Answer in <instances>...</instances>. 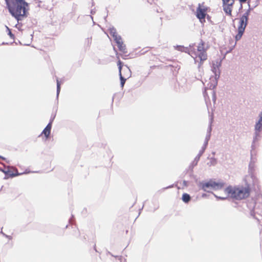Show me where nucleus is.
Here are the masks:
<instances>
[{
  "label": "nucleus",
  "mask_w": 262,
  "mask_h": 262,
  "mask_svg": "<svg viewBox=\"0 0 262 262\" xmlns=\"http://www.w3.org/2000/svg\"><path fill=\"white\" fill-rule=\"evenodd\" d=\"M7 7L9 13L17 21L18 24L16 27L19 25V21L27 17L28 11V4L25 0H5Z\"/></svg>",
  "instance_id": "nucleus-1"
},
{
  "label": "nucleus",
  "mask_w": 262,
  "mask_h": 262,
  "mask_svg": "<svg viewBox=\"0 0 262 262\" xmlns=\"http://www.w3.org/2000/svg\"><path fill=\"white\" fill-rule=\"evenodd\" d=\"M177 49L181 51L188 52L194 59L198 57L200 59V62L198 65L199 71L201 74L202 73L201 71V66L203 62L207 58V54L206 53L207 48L205 47V43L202 40H201V42L197 46L196 51L193 48V45L192 46L190 45L189 48H185L183 46H177Z\"/></svg>",
  "instance_id": "nucleus-2"
},
{
  "label": "nucleus",
  "mask_w": 262,
  "mask_h": 262,
  "mask_svg": "<svg viewBox=\"0 0 262 262\" xmlns=\"http://www.w3.org/2000/svg\"><path fill=\"white\" fill-rule=\"evenodd\" d=\"M204 97L205 98V102L208 110L209 117V126L207 130V134L205 137V139L203 144V146L202 147L201 149L200 150L198 156L199 157H201L203 154L207 146L208 143V141L210 140L211 137V132L212 131V124L213 121V111L214 110V106L212 107L210 99L208 95V93L206 92V90H205V92L203 93Z\"/></svg>",
  "instance_id": "nucleus-3"
},
{
  "label": "nucleus",
  "mask_w": 262,
  "mask_h": 262,
  "mask_svg": "<svg viewBox=\"0 0 262 262\" xmlns=\"http://www.w3.org/2000/svg\"><path fill=\"white\" fill-rule=\"evenodd\" d=\"M226 194V196H218L214 194L215 197L221 200H225L228 196L236 200H242L248 197L250 194V190L248 187H232L229 186L224 190Z\"/></svg>",
  "instance_id": "nucleus-4"
},
{
  "label": "nucleus",
  "mask_w": 262,
  "mask_h": 262,
  "mask_svg": "<svg viewBox=\"0 0 262 262\" xmlns=\"http://www.w3.org/2000/svg\"><path fill=\"white\" fill-rule=\"evenodd\" d=\"M220 63L218 61L213 62L212 63V66L211 67V70L214 73V76H211L210 78V82L208 84L207 89L210 90V94L212 100L214 105L216 101V94L213 89L216 87L217 84V78L219 77L220 72L219 66Z\"/></svg>",
  "instance_id": "nucleus-5"
},
{
  "label": "nucleus",
  "mask_w": 262,
  "mask_h": 262,
  "mask_svg": "<svg viewBox=\"0 0 262 262\" xmlns=\"http://www.w3.org/2000/svg\"><path fill=\"white\" fill-rule=\"evenodd\" d=\"M249 6H250V5H249ZM251 10V9L250 7H249V9L243 14L239 18L238 33L235 37L236 42L241 39L245 32V28L248 24V17L250 15Z\"/></svg>",
  "instance_id": "nucleus-6"
},
{
  "label": "nucleus",
  "mask_w": 262,
  "mask_h": 262,
  "mask_svg": "<svg viewBox=\"0 0 262 262\" xmlns=\"http://www.w3.org/2000/svg\"><path fill=\"white\" fill-rule=\"evenodd\" d=\"M110 35L113 37L119 50L123 53H126L125 46L123 44L121 37L117 33L116 30L112 27L109 29Z\"/></svg>",
  "instance_id": "nucleus-7"
},
{
  "label": "nucleus",
  "mask_w": 262,
  "mask_h": 262,
  "mask_svg": "<svg viewBox=\"0 0 262 262\" xmlns=\"http://www.w3.org/2000/svg\"><path fill=\"white\" fill-rule=\"evenodd\" d=\"M223 187L222 183H217L212 180L202 184V188L205 191H208V188H212L214 190L221 189Z\"/></svg>",
  "instance_id": "nucleus-8"
},
{
  "label": "nucleus",
  "mask_w": 262,
  "mask_h": 262,
  "mask_svg": "<svg viewBox=\"0 0 262 262\" xmlns=\"http://www.w3.org/2000/svg\"><path fill=\"white\" fill-rule=\"evenodd\" d=\"M207 7L203 4H199L196 10V17L200 19L201 22L202 20H204L206 14Z\"/></svg>",
  "instance_id": "nucleus-9"
},
{
  "label": "nucleus",
  "mask_w": 262,
  "mask_h": 262,
  "mask_svg": "<svg viewBox=\"0 0 262 262\" xmlns=\"http://www.w3.org/2000/svg\"><path fill=\"white\" fill-rule=\"evenodd\" d=\"M223 3L224 11L227 14L231 16L232 5L234 0H223Z\"/></svg>",
  "instance_id": "nucleus-10"
},
{
  "label": "nucleus",
  "mask_w": 262,
  "mask_h": 262,
  "mask_svg": "<svg viewBox=\"0 0 262 262\" xmlns=\"http://www.w3.org/2000/svg\"><path fill=\"white\" fill-rule=\"evenodd\" d=\"M254 152L253 151H251V160L249 165V172L251 173V178L253 179V184L256 185L257 183V179L253 176V171H254V160L253 158V157Z\"/></svg>",
  "instance_id": "nucleus-11"
},
{
  "label": "nucleus",
  "mask_w": 262,
  "mask_h": 262,
  "mask_svg": "<svg viewBox=\"0 0 262 262\" xmlns=\"http://www.w3.org/2000/svg\"><path fill=\"white\" fill-rule=\"evenodd\" d=\"M254 135L253 137V140L252 142V144L251 145V151H254L255 148V143L257 142L260 138V131H257L256 130H254Z\"/></svg>",
  "instance_id": "nucleus-12"
},
{
  "label": "nucleus",
  "mask_w": 262,
  "mask_h": 262,
  "mask_svg": "<svg viewBox=\"0 0 262 262\" xmlns=\"http://www.w3.org/2000/svg\"><path fill=\"white\" fill-rule=\"evenodd\" d=\"M121 64H122L121 61L120 60H119L118 61L117 65L118 66V69L119 70V76H120V81H121V83H120L121 86L122 88H123L124 86V85L125 84V82L126 81L127 78L123 77V76L122 75V74L121 73V69H122Z\"/></svg>",
  "instance_id": "nucleus-13"
},
{
  "label": "nucleus",
  "mask_w": 262,
  "mask_h": 262,
  "mask_svg": "<svg viewBox=\"0 0 262 262\" xmlns=\"http://www.w3.org/2000/svg\"><path fill=\"white\" fill-rule=\"evenodd\" d=\"M52 121L53 120L50 121V122L49 123V124L47 125V126L45 127V128L42 132V134L45 135L46 138H49L50 135Z\"/></svg>",
  "instance_id": "nucleus-14"
},
{
  "label": "nucleus",
  "mask_w": 262,
  "mask_h": 262,
  "mask_svg": "<svg viewBox=\"0 0 262 262\" xmlns=\"http://www.w3.org/2000/svg\"><path fill=\"white\" fill-rule=\"evenodd\" d=\"M123 71L125 72V74L123 77L128 78L131 75V71L127 66H125L123 69Z\"/></svg>",
  "instance_id": "nucleus-15"
},
{
  "label": "nucleus",
  "mask_w": 262,
  "mask_h": 262,
  "mask_svg": "<svg viewBox=\"0 0 262 262\" xmlns=\"http://www.w3.org/2000/svg\"><path fill=\"white\" fill-rule=\"evenodd\" d=\"M182 199L184 202L187 203L190 200V196L187 193H184L182 195Z\"/></svg>",
  "instance_id": "nucleus-16"
},
{
  "label": "nucleus",
  "mask_w": 262,
  "mask_h": 262,
  "mask_svg": "<svg viewBox=\"0 0 262 262\" xmlns=\"http://www.w3.org/2000/svg\"><path fill=\"white\" fill-rule=\"evenodd\" d=\"M217 163V160L214 158H211L210 159L209 162L207 163V165L209 166H214Z\"/></svg>",
  "instance_id": "nucleus-17"
},
{
  "label": "nucleus",
  "mask_w": 262,
  "mask_h": 262,
  "mask_svg": "<svg viewBox=\"0 0 262 262\" xmlns=\"http://www.w3.org/2000/svg\"><path fill=\"white\" fill-rule=\"evenodd\" d=\"M56 81H57V97H58L59 92H60V84L58 79H57Z\"/></svg>",
  "instance_id": "nucleus-18"
},
{
  "label": "nucleus",
  "mask_w": 262,
  "mask_h": 262,
  "mask_svg": "<svg viewBox=\"0 0 262 262\" xmlns=\"http://www.w3.org/2000/svg\"><path fill=\"white\" fill-rule=\"evenodd\" d=\"M200 159V157H199V156L197 155L192 163V165L193 166L196 165Z\"/></svg>",
  "instance_id": "nucleus-19"
},
{
  "label": "nucleus",
  "mask_w": 262,
  "mask_h": 262,
  "mask_svg": "<svg viewBox=\"0 0 262 262\" xmlns=\"http://www.w3.org/2000/svg\"><path fill=\"white\" fill-rule=\"evenodd\" d=\"M16 172L15 173H11L10 174V175L12 177H15V176H19V175H20L21 174V173H19L18 172H17V169L15 170Z\"/></svg>",
  "instance_id": "nucleus-20"
},
{
  "label": "nucleus",
  "mask_w": 262,
  "mask_h": 262,
  "mask_svg": "<svg viewBox=\"0 0 262 262\" xmlns=\"http://www.w3.org/2000/svg\"><path fill=\"white\" fill-rule=\"evenodd\" d=\"M7 29L8 30V31H9V33H8V34L9 35V36H10V37H12V36H13V35L12 34V33L11 32V31H10V29H9L7 27Z\"/></svg>",
  "instance_id": "nucleus-21"
},
{
  "label": "nucleus",
  "mask_w": 262,
  "mask_h": 262,
  "mask_svg": "<svg viewBox=\"0 0 262 262\" xmlns=\"http://www.w3.org/2000/svg\"><path fill=\"white\" fill-rule=\"evenodd\" d=\"M95 12H96V10H95V9H93V10H91V13L92 14H95Z\"/></svg>",
  "instance_id": "nucleus-22"
},
{
  "label": "nucleus",
  "mask_w": 262,
  "mask_h": 262,
  "mask_svg": "<svg viewBox=\"0 0 262 262\" xmlns=\"http://www.w3.org/2000/svg\"><path fill=\"white\" fill-rule=\"evenodd\" d=\"M183 184L185 186H187V182L186 181H183Z\"/></svg>",
  "instance_id": "nucleus-23"
},
{
  "label": "nucleus",
  "mask_w": 262,
  "mask_h": 262,
  "mask_svg": "<svg viewBox=\"0 0 262 262\" xmlns=\"http://www.w3.org/2000/svg\"><path fill=\"white\" fill-rule=\"evenodd\" d=\"M247 0H239L241 3H244L246 2Z\"/></svg>",
  "instance_id": "nucleus-24"
},
{
  "label": "nucleus",
  "mask_w": 262,
  "mask_h": 262,
  "mask_svg": "<svg viewBox=\"0 0 262 262\" xmlns=\"http://www.w3.org/2000/svg\"><path fill=\"white\" fill-rule=\"evenodd\" d=\"M114 51L116 52V54L117 55V54H118V53H117V51H116V50L115 48H114Z\"/></svg>",
  "instance_id": "nucleus-25"
},
{
  "label": "nucleus",
  "mask_w": 262,
  "mask_h": 262,
  "mask_svg": "<svg viewBox=\"0 0 262 262\" xmlns=\"http://www.w3.org/2000/svg\"><path fill=\"white\" fill-rule=\"evenodd\" d=\"M201 77V75H200L198 77H196V78L198 79H199Z\"/></svg>",
  "instance_id": "nucleus-26"
},
{
  "label": "nucleus",
  "mask_w": 262,
  "mask_h": 262,
  "mask_svg": "<svg viewBox=\"0 0 262 262\" xmlns=\"http://www.w3.org/2000/svg\"><path fill=\"white\" fill-rule=\"evenodd\" d=\"M172 187V185H171V186H169L167 187L166 188H171V187Z\"/></svg>",
  "instance_id": "nucleus-27"
},
{
  "label": "nucleus",
  "mask_w": 262,
  "mask_h": 262,
  "mask_svg": "<svg viewBox=\"0 0 262 262\" xmlns=\"http://www.w3.org/2000/svg\"><path fill=\"white\" fill-rule=\"evenodd\" d=\"M236 42L234 43V46H233V47H235V46L236 45Z\"/></svg>",
  "instance_id": "nucleus-28"
},
{
  "label": "nucleus",
  "mask_w": 262,
  "mask_h": 262,
  "mask_svg": "<svg viewBox=\"0 0 262 262\" xmlns=\"http://www.w3.org/2000/svg\"><path fill=\"white\" fill-rule=\"evenodd\" d=\"M0 158H2L3 159H4V158L3 157H1V156H0Z\"/></svg>",
  "instance_id": "nucleus-29"
},
{
  "label": "nucleus",
  "mask_w": 262,
  "mask_h": 262,
  "mask_svg": "<svg viewBox=\"0 0 262 262\" xmlns=\"http://www.w3.org/2000/svg\"><path fill=\"white\" fill-rule=\"evenodd\" d=\"M8 172H9V171L5 172V173H8Z\"/></svg>",
  "instance_id": "nucleus-30"
}]
</instances>
